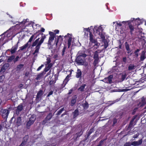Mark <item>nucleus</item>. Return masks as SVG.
Segmentation results:
<instances>
[{"mask_svg": "<svg viewBox=\"0 0 146 146\" xmlns=\"http://www.w3.org/2000/svg\"><path fill=\"white\" fill-rule=\"evenodd\" d=\"M126 76V74H123L121 76V79L122 81L124 80Z\"/></svg>", "mask_w": 146, "mask_h": 146, "instance_id": "603ef678", "label": "nucleus"}, {"mask_svg": "<svg viewBox=\"0 0 146 146\" xmlns=\"http://www.w3.org/2000/svg\"><path fill=\"white\" fill-rule=\"evenodd\" d=\"M19 58V57L18 56H17L15 58V57L14 58V60H13V62L14 63H15L17 61H18Z\"/></svg>", "mask_w": 146, "mask_h": 146, "instance_id": "de8ad7c7", "label": "nucleus"}, {"mask_svg": "<svg viewBox=\"0 0 146 146\" xmlns=\"http://www.w3.org/2000/svg\"><path fill=\"white\" fill-rule=\"evenodd\" d=\"M129 27L130 30V32L131 34L132 35L133 34V32L134 31V28L133 26L132 25L130 24L129 22L128 23Z\"/></svg>", "mask_w": 146, "mask_h": 146, "instance_id": "bb28decb", "label": "nucleus"}, {"mask_svg": "<svg viewBox=\"0 0 146 146\" xmlns=\"http://www.w3.org/2000/svg\"><path fill=\"white\" fill-rule=\"evenodd\" d=\"M24 66V65L23 64H20L18 65L15 68V71L17 72H20L23 69Z\"/></svg>", "mask_w": 146, "mask_h": 146, "instance_id": "4468645a", "label": "nucleus"}, {"mask_svg": "<svg viewBox=\"0 0 146 146\" xmlns=\"http://www.w3.org/2000/svg\"><path fill=\"white\" fill-rule=\"evenodd\" d=\"M83 134V132L81 130L80 131L78 132L75 134L74 137V139H76L77 138L80 137Z\"/></svg>", "mask_w": 146, "mask_h": 146, "instance_id": "412c9836", "label": "nucleus"}, {"mask_svg": "<svg viewBox=\"0 0 146 146\" xmlns=\"http://www.w3.org/2000/svg\"><path fill=\"white\" fill-rule=\"evenodd\" d=\"M135 66L134 64H130L128 66V68L129 70H131L135 69Z\"/></svg>", "mask_w": 146, "mask_h": 146, "instance_id": "58836bf2", "label": "nucleus"}, {"mask_svg": "<svg viewBox=\"0 0 146 146\" xmlns=\"http://www.w3.org/2000/svg\"><path fill=\"white\" fill-rule=\"evenodd\" d=\"M69 78H70L68 76H67L64 81V82H66V83H67L69 80Z\"/></svg>", "mask_w": 146, "mask_h": 146, "instance_id": "49530a36", "label": "nucleus"}, {"mask_svg": "<svg viewBox=\"0 0 146 146\" xmlns=\"http://www.w3.org/2000/svg\"><path fill=\"white\" fill-rule=\"evenodd\" d=\"M15 57V56L14 55H12L9 56L8 57V58L7 59V62H11L13 61L14 58Z\"/></svg>", "mask_w": 146, "mask_h": 146, "instance_id": "5701e85b", "label": "nucleus"}, {"mask_svg": "<svg viewBox=\"0 0 146 146\" xmlns=\"http://www.w3.org/2000/svg\"><path fill=\"white\" fill-rule=\"evenodd\" d=\"M67 46L66 45H64V46L62 50V56H63L64 55L65 52V51L66 50V48Z\"/></svg>", "mask_w": 146, "mask_h": 146, "instance_id": "a19ab883", "label": "nucleus"}, {"mask_svg": "<svg viewBox=\"0 0 146 146\" xmlns=\"http://www.w3.org/2000/svg\"><path fill=\"white\" fill-rule=\"evenodd\" d=\"M79 55L78 56H80L81 57L83 58H85L86 56L87 55L86 54H85L84 53H79Z\"/></svg>", "mask_w": 146, "mask_h": 146, "instance_id": "ea45409f", "label": "nucleus"}, {"mask_svg": "<svg viewBox=\"0 0 146 146\" xmlns=\"http://www.w3.org/2000/svg\"><path fill=\"white\" fill-rule=\"evenodd\" d=\"M113 77L112 75H110L108 77L105 78L103 81L107 83L111 84L112 83V79Z\"/></svg>", "mask_w": 146, "mask_h": 146, "instance_id": "9d476101", "label": "nucleus"}, {"mask_svg": "<svg viewBox=\"0 0 146 146\" xmlns=\"http://www.w3.org/2000/svg\"><path fill=\"white\" fill-rule=\"evenodd\" d=\"M29 44L28 43H27L25 44L23 46L19 48L20 49L18 51V52H19L23 50L24 49H26L28 46Z\"/></svg>", "mask_w": 146, "mask_h": 146, "instance_id": "cd10ccee", "label": "nucleus"}, {"mask_svg": "<svg viewBox=\"0 0 146 146\" xmlns=\"http://www.w3.org/2000/svg\"><path fill=\"white\" fill-rule=\"evenodd\" d=\"M26 143L22 141V143L19 145V146H24L26 144Z\"/></svg>", "mask_w": 146, "mask_h": 146, "instance_id": "774afa93", "label": "nucleus"}, {"mask_svg": "<svg viewBox=\"0 0 146 146\" xmlns=\"http://www.w3.org/2000/svg\"><path fill=\"white\" fill-rule=\"evenodd\" d=\"M102 42L104 43V49H106L108 46V42L106 39L102 40Z\"/></svg>", "mask_w": 146, "mask_h": 146, "instance_id": "473e14b6", "label": "nucleus"}, {"mask_svg": "<svg viewBox=\"0 0 146 146\" xmlns=\"http://www.w3.org/2000/svg\"><path fill=\"white\" fill-rule=\"evenodd\" d=\"M9 66V64L8 63H6L4 64L0 70V73L4 72Z\"/></svg>", "mask_w": 146, "mask_h": 146, "instance_id": "ddd939ff", "label": "nucleus"}, {"mask_svg": "<svg viewBox=\"0 0 146 146\" xmlns=\"http://www.w3.org/2000/svg\"><path fill=\"white\" fill-rule=\"evenodd\" d=\"M29 138V136L28 135H25V136L23 138V141L26 143V142H27V141L28 140Z\"/></svg>", "mask_w": 146, "mask_h": 146, "instance_id": "e433bc0d", "label": "nucleus"}, {"mask_svg": "<svg viewBox=\"0 0 146 146\" xmlns=\"http://www.w3.org/2000/svg\"><path fill=\"white\" fill-rule=\"evenodd\" d=\"M44 74V71L42 72L41 73L39 74L36 77L35 79L36 80H39L40 78L43 76Z\"/></svg>", "mask_w": 146, "mask_h": 146, "instance_id": "c756f323", "label": "nucleus"}, {"mask_svg": "<svg viewBox=\"0 0 146 146\" xmlns=\"http://www.w3.org/2000/svg\"><path fill=\"white\" fill-rule=\"evenodd\" d=\"M117 22V25H115V29L116 30V29H117V27H118V26H119V27H121L122 26V24L120 23H118Z\"/></svg>", "mask_w": 146, "mask_h": 146, "instance_id": "bf43d9fd", "label": "nucleus"}, {"mask_svg": "<svg viewBox=\"0 0 146 146\" xmlns=\"http://www.w3.org/2000/svg\"><path fill=\"white\" fill-rule=\"evenodd\" d=\"M100 36V37L102 39V40H105V35L102 33L100 35H98Z\"/></svg>", "mask_w": 146, "mask_h": 146, "instance_id": "c03bdc74", "label": "nucleus"}, {"mask_svg": "<svg viewBox=\"0 0 146 146\" xmlns=\"http://www.w3.org/2000/svg\"><path fill=\"white\" fill-rule=\"evenodd\" d=\"M143 140L141 139L137 141H134L131 143V145L133 146H138L141 145L142 143Z\"/></svg>", "mask_w": 146, "mask_h": 146, "instance_id": "a211bd4d", "label": "nucleus"}, {"mask_svg": "<svg viewBox=\"0 0 146 146\" xmlns=\"http://www.w3.org/2000/svg\"><path fill=\"white\" fill-rule=\"evenodd\" d=\"M67 84V83H66V82H64V81H63V83L61 85V89L63 88L64 87H65V86Z\"/></svg>", "mask_w": 146, "mask_h": 146, "instance_id": "4d7b16f0", "label": "nucleus"}, {"mask_svg": "<svg viewBox=\"0 0 146 146\" xmlns=\"http://www.w3.org/2000/svg\"><path fill=\"white\" fill-rule=\"evenodd\" d=\"M94 129L93 128H92L88 132L87 135L85 136L86 140L87 139L89 138L90 134L94 132Z\"/></svg>", "mask_w": 146, "mask_h": 146, "instance_id": "a878e982", "label": "nucleus"}, {"mask_svg": "<svg viewBox=\"0 0 146 146\" xmlns=\"http://www.w3.org/2000/svg\"><path fill=\"white\" fill-rule=\"evenodd\" d=\"M93 36L91 32H90L89 38L90 42L92 43L95 42H96V39H94L93 38Z\"/></svg>", "mask_w": 146, "mask_h": 146, "instance_id": "b1692460", "label": "nucleus"}, {"mask_svg": "<svg viewBox=\"0 0 146 146\" xmlns=\"http://www.w3.org/2000/svg\"><path fill=\"white\" fill-rule=\"evenodd\" d=\"M94 61L93 62V64L94 65V66H96V64L98 63V60L99 59H94Z\"/></svg>", "mask_w": 146, "mask_h": 146, "instance_id": "09e8293b", "label": "nucleus"}, {"mask_svg": "<svg viewBox=\"0 0 146 146\" xmlns=\"http://www.w3.org/2000/svg\"><path fill=\"white\" fill-rule=\"evenodd\" d=\"M42 35L41 38L40 40V38H38L36 39L35 41L32 43L31 45V48L36 46L35 48V50L34 52L33 53V55L36 53H38L39 51L40 48L41 44L43 43L44 39L46 38V36L45 35H44L43 33L41 34Z\"/></svg>", "mask_w": 146, "mask_h": 146, "instance_id": "f03ea898", "label": "nucleus"}, {"mask_svg": "<svg viewBox=\"0 0 146 146\" xmlns=\"http://www.w3.org/2000/svg\"><path fill=\"white\" fill-rule=\"evenodd\" d=\"M94 29L96 30V33L98 35H100L102 33L103 30L102 27L101 26H99L98 27L96 26H95Z\"/></svg>", "mask_w": 146, "mask_h": 146, "instance_id": "9b49d317", "label": "nucleus"}, {"mask_svg": "<svg viewBox=\"0 0 146 146\" xmlns=\"http://www.w3.org/2000/svg\"><path fill=\"white\" fill-rule=\"evenodd\" d=\"M53 116L51 113H49L45 118L48 121H49Z\"/></svg>", "mask_w": 146, "mask_h": 146, "instance_id": "f704fd0d", "label": "nucleus"}, {"mask_svg": "<svg viewBox=\"0 0 146 146\" xmlns=\"http://www.w3.org/2000/svg\"><path fill=\"white\" fill-rule=\"evenodd\" d=\"M51 61L50 59L49 58H47L46 59V63L47 64H50V62Z\"/></svg>", "mask_w": 146, "mask_h": 146, "instance_id": "5fc2aeb1", "label": "nucleus"}, {"mask_svg": "<svg viewBox=\"0 0 146 146\" xmlns=\"http://www.w3.org/2000/svg\"><path fill=\"white\" fill-rule=\"evenodd\" d=\"M69 33H68L66 35L64 36L63 35H60L59 36H57V38H55V40L54 41V44H56V46L58 45L60 46L63 40V37H64L65 38V40L67 41V45L68 48H69L71 44V42L72 41V37L71 36ZM66 41L65 43H66Z\"/></svg>", "mask_w": 146, "mask_h": 146, "instance_id": "f257e3e1", "label": "nucleus"}, {"mask_svg": "<svg viewBox=\"0 0 146 146\" xmlns=\"http://www.w3.org/2000/svg\"><path fill=\"white\" fill-rule=\"evenodd\" d=\"M132 22H133L135 23V25H139L141 23V20L139 18L135 19L134 18H132L131 19Z\"/></svg>", "mask_w": 146, "mask_h": 146, "instance_id": "f3484780", "label": "nucleus"}, {"mask_svg": "<svg viewBox=\"0 0 146 146\" xmlns=\"http://www.w3.org/2000/svg\"><path fill=\"white\" fill-rule=\"evenodd\" d=\"M84 58L77 56L75 60L77 64L79 65H84L85 67L88 66V63L84 60Z\"/></svg>", "mask_w": 146, "mask_h": 146, "instance_id": "7ed1b4c3", "label": "nucleus"}, {"mask_svg": "<svg viewBox=\"0 0 146 146\" xmlns=\"http://www.w3.org/2000/svg\"><path fill=\"white\" fill-rule=\"evenodd\" d=\"M48 121V120H47L46 118L44 119L42 121V124L44 125L46 124V123H47V121Z\"/></svg>", "mask_w": 146, "mask_h": 146, "instance_id": "13d9d810", "label": "nucleus"}, {"mask_svg": "<svg viewBox=\"0 0 146 146\" xmlns=\"http://www.w3.org/2000/svg\"><path fill=\"white\" fill-rule=\"evenodd\" d=\"M53 93V92L52 91H51L49 93H48L47 97H48L50 96V95H52V94Z\"/></svg>", "mask_w": 146, "mask_h": 146, "instance_id": "0e129e2a", "label": "nucleus"}, {"mask_svg": "<svg viewBox=\"0 0 146 146\" xmlns=\"http://www.w3.org/2000/svg\"><path fill=\"white\" fill-rule=\"evenodd\" d=\"M93 58L94 59H99V55L98 54V52L97 51H96L95 52Z\"/></svg>", "mask_w": 146, "mask_h": 146, "instance_id": "c9c22d12", "label": "nucleus"}, {"mask_svg": "<svg viewBox=\"0 0 146 146\" xmlns=\"http://www.w3.org/2000/svg\"><path fill=\"white\" fill-rule=\"evenodd\" d=\"M86 84H82L78 89V90L80 92H82L84 91L85 87L86 86Z\"/></svg>", "mask_w": 146, "mask_h": 146, "instance_id": "2f4dec72", "label": "nucleus"}, {"mask_svg": "<svg viewBox=\"0 0 146 146\" xmlns=\"http://www.w3.org/2000/svg\"><path fill=\"white\" fill-rule=\"evenodd\" d=\"M145 53L146 51L145 50H143L142 52L140 57V59L141 61H143L146 58V56H145Z\"/></svg>", "mask_w": 146, "mask_h": 146, "instance_id": "4be33fe9", "label": "nucleus"}, {"mask_svg": "<svg viewBox=\"0 0 146 146\" xmlns=\"http://www.w3.org/2000/svg\"><path fill=\"white\" fill-rule=\"evenodd\" d=\"M44 92L42 90H40L38 91L36 96L35 100L37 102H38L41 100V97L43 95Z\"/></svg>", "mask_w": 146, "mask_h": 146, "instance_id": "423d86ee", "label": "nucleus"}, {"mask_svg": "<svg viewBox=\"0 0 146 146\" xmlns=\"http://www.w3.org/2000/svg\"><path fill=\"white\" fill-rule=\"evenodd\" d=\"M15 121H14V123H15L17 127H19L21 124V118L20 117H17L16 119H15Z\"/></svg>", "mask_w": 146, "mask_h": 146, "instance_id": "f8f14e48", "label": "nucleus"}, {"mask_svg": "<svg viewBox=\"0 0 146 146\" xmlns=\"http://www.w3.org/2000/svg\"><path fill=\"white\" fill-rule=\"evenodd\" d=\"M73 115V118L74 119L76 118L79 114V111L78 109L75 110L74 111L72 112Z\"/></svg>", "mask_w": 146, "mask_h": 146, "instance_id": "393cba45", "label": "nucleus"}, {"mask_svg": "<svg viewBox=\"0 0 146 146\" xmlns=\"http://www.w3.org/2000/svg\"><path fill=\"white\" fill-rule=\"evenodd\" d=\"M77 99L76 95H75L74 96L72 97L70 103V105L71 106H73L75 104Z\"/></svg>", "mask_w": 146, "mask_h": 146, "instance_id": "dca6fc26", "label": "nucleus"}, {"mask_svg": "<svg viewBox=\"0 0 146 146\" xmlns=\"http://www.w3.org/2000/svg\"><path fill=\"white\" fill-rule=\"evenodd\" d=\"M5 76L4 75L0 76V82H2Z\"/></svg>", "mask_w": 146, "mask_h": 146, "instance_id": "3c124183", "label": "nucleus"}, {"mask_svg": "<svg viewBox=\"0 0 146 146\" xmlns=\"http://www.w3.org/2000/svg\"><path fill=\"white\" fill-rule=\"evenodd\" d=\"M36 118L34 115H32L30 118L29 120L27 123V128L29 129V127L32 125L35 122Z\"/></svg>", "mask_w": 146, "mask_h": 146, "instance_id": "20e7f679", "label": "nucleus"}, {"mask_svg": "<svg viewBox=\"0 0 146 146\" xmlns=\"http://www.w3.org/2000/svg\"><path fill=\"white\" fill-rule=\"evenodd\" d=\"M44 66V65L42 64L37 69V71H39V70H40Z\"/></svg>", "mask_w": 146, "mask_h": 146, "instance_id": "e2e57ef3", "label": "nucleus"}, {"mask_svg": "<svg viewBox=\"0 0 146 146\" xmlns=\"http://www.w3.org/2000/svg\"><path fill=\"white\" fill-rule=\"evenodd\" d=\"M82 72L81 70L78 68L76 75V77L77 78H79V81L82 82Z\"/></svg>", "mask_w": 146, "mask_h": 146, "instance_id": "6e6552de", "label": "nucleus"}, {"mask_svg": "<svg viewBox=\"0 0 146 146\" xmlns=\"http://www.w3.org/2000/svg\"><path fill=\"white\" fill-rule=\"evenodd\" d=\"M35 35H33L30 38H29L28 41L27 42L28 43V44H29V42H31L33 40H34L35 39H36L37 38V36L35 37Z\"/></svg>", "mask_w": 146, "mask_h": 146, "instance_id": "7c9ffc66", "label": "nucleus"}, {"mask_svg": "<svg viewBox=\"0 0 146 146\" xmlns=\"http://www.w3.org/2000/svg\"><path fill=\"white\" fill-rule=\"evenodd\" d=\"M2 112V117L3 118H6L7 117L9 113V111L7 109H2L1 110Z\"/></svg>", "mask_w": 146, "mask_h": 146, "instance_id": "0eeeda50", "label": "nucleus"}, {"mask_svg": "<svg viewBox=\"0 0 146 146\" xmlns=\"http://www.w3.org/2000/svg\"><path fill=\"white\" fill-rule=\"evenodd\" d=\"M136 117L137 115H135L134 116V117L130 121L129 123V125L127 128V130L130 129V128L132 127L133 121Z\"/></svg>", "mask_w": 146, "mask_h": 146, "instance_id": "aec40b11", "label": "nucleus"}, {"mask_svg": "<svg viewBox=\"0 0 146 146\" xmlns=\"http://www.w3.org/2000/svg\"><path fill=\"white\" fill-rule=\"evenodd\" d=\"M106 139L101 140L99 142L98 144V145H97V146H102L103 143V142Z\"/></svg>", "mask_w": 146, "mask_h": 146, "instance_id": "a18cd8bd", "label": "nucleus"}, {"mask_svg": "<svg viewBox=\"0 0 146 146\" xmlns=\"http://www.w3.org/2000/svg\"><path fill=\"white\" fill-rule=\"evenodd\" d=\"M64 108H62L60 109L59 110H58L57 113V115H60L63 111H64Z\"/></svg>", "mask_w": 146, "mask_h": 146, "instance_id": "79ce46f5", "label": "nucleus"}, {"mask_svg": "<svg viewBox=\"0 0 146 146\" xmlns=\"http://www.w3.org/2000/svg\"><path fill=\"white\" fill-rule=\"evenodd\" d=\"M23 109V104L21 103L17 107V109L16 110V113L18 115L19 112L21 111Z\"/></svg>", "mask_w": 146, "mask_h": 146, "instance_id": "2eb2a0df", "label": "nucleus"}, {"mask_svg": "<svg viewBox=\"0 0 146 146\" xmlns=\"http://www.w3.org/2000/svg\"><path fill=\"white\" fill-rule=\"evenodd\" d=\"M56 81L52 79L49 82V85L50 86H51L53 84H54L56 82Z\"/></svg>", "mask_w": 146, "mask_h": 146, "instance_id": "37998d69", "label": "nucleus"}, {"mask_svg": "<svg viewBox=\"0 0 146 146\" xmlns=\"http://www.w3.org/2000/svg\"><path fill=\"white\" fill-rule=\"evenodd\" d=\"M73 91V89H72L69 90L68 92V95H70L71 94Z\"/></svg>", "mask_w": 146, "mask_h": 146, "instance_id": "338daca9", "label": "nucleus"}, {"mask_svg": "<svg viewBox=\"0 0 146 146\" xmlns=\"http://www.w3.org/2000/svg\"><path fill=\"white\" fill-rule=\"evenodd\" d=\"M82 106L84 108V109L85 110L87 109L89 107V104L87 102H86L85 103L83 104Z\"/></svg>", "mask_w": 146, "mask_h": 146, "instance_id": "72a5a7b5", "label": "nucleus"}, {"mask_svg": "<svg viewBox=\"0 0 146 146\" xmlns=\"http://www.w3.org/2000/svg\"><path fill=\"white\" fill-rule=\"evenodd\" d=\"M27 20H29L28 19H24L23 21L21 22V23L23 24H25L27 21Z\"/></svg>", "mask_w": 146, "mask_h": 146, "instance_id": "6e6d98bb", "label": "nucleus"}, {"mask_svg": "<svg viewBox=\"0 0 146 146\" xmlns=\"http://www.w3.org/2000/svg\"><path fill=\"white\" fill-rule=\"evenodd\" d=\"M117 120L116 119H114L113 120V125H114L117 123Z\"/></svg>", "mask_w": 146, "mask_h": 146, "instance_id": "69168bd1", "label": "nucleus"}, {"mask_svg": "<svg viewBox=\"0 0 146 146\" xmlns=\"http://www.w3.org/2000/svg\"><path fill=\"white\" fill-rule=\"evenodd\" d=\"M49 34L50 35V37L49 38L48 44L49 45H51V42L54 40V37L56 35V34H55L53 32H49Z\"/></svg>", "mask_w": 146, "mask_h": 146, "instance_id": "39448f33", "label": "nucleus"}, {"mask_svg": "<svg viewBox=\"0 0 146 146\" xmlns=\"http://www.w3.org/2000/svg\"><path fill=\"white\" fill-rule=\"evenodd\" d=\"M58 75H57L56 74H55L54 75V80L56 81L58 79Z\"/></svg>", "mask_w": 146, "mask_h": 146, "instance_id": "052dcab7", "label": "nucleus"}, {"mask_svg": "<svg viewBox=\"0 0 146 146\" xmlns=\"http://www.w3.org/2000/svg\"><path fill=\"white\" fill-rule=\"evenodd\" d=\"M140 50V49H137L134 52V54H135V56L137 57L139 56L138 53Z\"/></svg>", "mask_w": 146, "mask_h": 146, "instance_id": "4c0bfd02", "label": "nucleus"}, {"mask_svg": "<svg viewBox=\"0 0 146 146\" xmlns=\"http://www.w3.org/2000/svg\"><path fill=\"white\" fill-rule=\"evenodd\" d=\"M127 58L126 57H123V61L125 63H126L127 62Z\"/></svg>", "mask_w": 146, "mask_h": 146, "instance_id": "680f3d73", "label": "nucleus"}, {"mask_svg": "<svg viewBox=\"0 0 146 146\" xmlns=\"http://www.w3.org/2000/svg\"><path fill=\"white\" fill-rule=\"evenodd\" d=\"M138 109V108H135L133 109V111L132 113V114L133 115H134L135 114L136 111Z\"/></svg>", "mask_w": 146, "mask_h": 146, "instance_id": "864d4df0", "label": "nucleus"}, {"mask_svg": "<svg viewBox=\"0 0 146 146\" xmlns=\"http://www.w3.org/2000/svg\"><path fill=\"white\" fill-rule=\"evenodd\" d=\"M140 80L142 82H144L146 81V76H144L141 78Z\"/></svg>", "mask_w": 146, "mask_h": 146, "instance_id": "8fccbe9b", "label": "nucleus"}, {"mask_svg": "<svg viewBox=\"0 0 146 146\" xmlns=\"http://www.w3.org/2000/svg\"><path fill=\"white\" fill-rule=\"evenodd\" d=\"M125 47L126 50L127 51V54H129L131 52L132 50L130 48L127 42H126L125 43Z\"/></svg>", "mask_w": 146, "mask_h": 146, "instance_id": "6ab92c4d", "label": "nucleus"}, {"mask_svg": "<svg viewBox=\"0 0 146 146\" xmlns=\"http://www.w3.org/2000/svg\"><path fill=\"white\" fill-rule=\"evenodd\" d=\"M48 64V66L44 68V71H45V72H48L51 68L52 66V63H50Z\"/></svg>", "mask_w": 146, "mask_h": 146, "instance_id": "c85d7f7f", "label": "nucleus"}, {"mask_svg": "<svg viewBox=\"0 0 146 146\" xmlns=\"http://www.w3.org/2000/svg\"><path fill=\"white\" fill-rule=\"evenodd\" d=\"M19 42H18L16 44L12 47L11 49H9L7 50V51H10L12 54L15 53L18 48Z\"/></svg>", "mask_w": 146, "mask_h": 146, "instance_id": "1a4fd4ad", "label": "nucleus"}]
</instances>
